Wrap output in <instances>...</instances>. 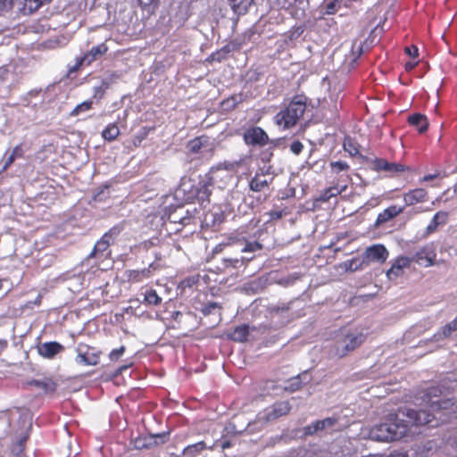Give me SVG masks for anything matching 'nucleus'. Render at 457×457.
Returning a JSON list of instances; mask_svg holds the SVG:
<instances>
[{
  "label": "nucleus",
  "mask_w": 457,
  "mask_h": 457,
  "mask_svg": "<svg viewBox=\"0 0 457 457\" xmlns=\"http://www.w3.org/2000/svg\"><path fill=\"white\" fill-rule=\"evenodd\" d=\"M447 383L431 386L420 393V398L429 409L414 410L399 408L395 412H390L383 420L370 430L371 439L380 442L398 441L411 433L412 428L430 424L435 416L432 412L451 409L454 405L453 392Z\"/></svg>",
  "instance_id": "1"
},
{
  "label": "nucleus",
  "mask_w": 457,
  "mask_h": 457,
  "mask_svg": "<svg viewBox=\"0 0 457 457\" xmlns=\"http://www.w3.org/2000/svg\"><path fill=\"white\" fill-rule=\"evenodd\" d=\"M306 101L307 98L304 96H294L290 103L275 115V123L284 129L295 126L306 110Z\"/></svg>",
  "instance_id": "2"
},
{
  "label": "nucleus",
  "mask_w": 457,
  "mask_h": 457,
  "mask_svg": "<svg viewBox=\"0 0 457 457\" xmlns=\"http://www.w3.org/2000/svg\"><path fill=\"white\" fill-rule=\"evenodd\" d=\"M366 337L363 333L353 331L348 328H341L336 334L333 349L334 356L343 358L349 353L359 348L364 342Z\"/></svg>",
  "instance_id": "3"
},
{
  "label": "nucleus",
  "mask_w": 457,
  "mask_h": 457,
  "mask_svg": "<svg viewBox=\"0 0 457 457\" xmlns=\"http://www.w3.org/2000/svg\"><path fill=\"white\" fill-rule=\"evenodd\" d=\"M270 167L259 168L253 177L249 180L248 187L253 192H264L269 189L274 180V177L270 172Z\"/></svg>",
  "instance_id": "4"
},
{
  "label": "nucleus",
  "mask_w": 457,
  "mask_h": 457,
  "mask_svg": "<svg viewBox=\"0 0 457 457\" xmlns=\"http://www.w3.org/2000/svg\"><path fill=\"white\" fill-rule=\"evenodd\" d=\"M290 411L291 405L288 401L277 402L260 412L257 419L262 422H270L287 415Z\"/></svg>",
  "instance_id": "5"
},
{
  "label": "nucleus",
  "mask_w": 457,
  "mask_h": 457,
  "mask_svg": "<svg viewBox=\"0 0 457 457\" xmlns=\"http://www.w3.org/2000/svg\"><path fill=\"white\" fill-rule=\"evenodd\" d=\"M218 182L216 176L211 175L209 170L203 176H199V181L195 187L193 196L197 198L199 201H209L212 195V187Z\"/></svg>",
  "instance_id": "6"
},
{
  "label": "nucleus",
  "mask_w": 457,
  "mask_h": 457,
  "mask_svg": "<svg viewBox=\"0 0 457 457\" xmlns=\"http://www.w3.org/2000/svg\"><path fill=\"white\" fill-rule=\"evenodd\" d=\"M244 142L247 145L264 146L269 143V136L261 127H250L243 134Z\"/></svg>",
  "instance_id": "7"
},
{
  "label": "nucleus",
  "mask_w": 457,
  "mask_h": 457,
  "mask_svg": "<svg viewBox=\"0 0 457 457\" xmlns=\"http://www.w3.org/2000/svg\"><path fill=\"white\" fill-rule=\"evenodd\" d=\"M374 170L377 171H386L389 174H398L402 172H411V168L402 163L390 162L384 158H376L373 161Z\"/></svg>",
  "instance_id": "8"
},
{
  "label": "nucleus",
  "mask_w": 457,
  "mask_h": 457,
  "mask_svg": "<svg viewBox=\"0 0 457 457\" xmlns=\"http://www.w3.org/2000/svg\"><path fill=\"white\" fill-rule=\"evenodd\" d=\"M436 257V253L434 247L430 245H427L416 252L410 259H412V262L420 266L429 267L435 264Z\"/></svg>",
  "instance_id": "9"
},
{
  "label": "nucleus",
  "mask_w": 457,
  "mask_h": 457,
  "mask_svg": "<svg viewBox=\"0 0 457 457\" xmlns=\"http://www.w3.org/2000/svg\"><path fill=\"white\" fill-rule=\"evenodd\" d=\"M338 423L337 417H328L318 420L303 428L304 436H312L318 432L333 428Z\"/></svg>",
  "instance_id": "10"
},
{
  "label": "nucleus",
  "mask_w": 457,
  "mask_h": 457,
  "mask_svg": "<svg viewBox=\"0 0 457 457\" xmlns=\"http://www.w3.org/2000/svg\"><path fill=\"white\" fill-rule=\"evenodd\" d=\"M21 419L23 421L25 428L24 433L18 439V441L12 445L11 453L13 455L19 456L24 453V444L27 441L29 436V433L31 428L32 419L29 412H25L21 415Z\"/></svg>",
  "instance_id": "11"
},
{
  "label": "nucleus",
  "mask_w": 457,
  "mask_h": 457,
  "mask_svg": "<svg viewBox=\"0 0 457 457\" xmlns=\"http://www.w3.org/2000/svg\"><path fill=\"white\" fill-rule=\"evenodd\" d=\"M405 206L424 204L428 200V192L422 187H417L405 192L403 195Z\"/></svg>",
  "instance_id": "12"
},
{
  "label": "nucleus",
  "mask_w": 457,
  "mask_h": 457,
  "mask_svg": "<svg viewBox=\"0 0 457 457\" xmlns=\"http://www.w3.org/2000/svg\"><path fill=\"white\" fill-rule=\"evenodd\" d=\"M412 263V259L409 256H398L392 263L391 268L386 271V277L389 280L395 279L403 274V270L409 268Z\"/></svg>",
  "instance_id": "13"
},
{
  "label": "nucleus",
  "mask_w": 457,
  "mask_h": 457,
  "mask_svg": "<svg viewBox=\"0 0 457 457\" xmlns=\"http://www.w3.org/2000/svg\"><path fill=\"white\" fill-rule=\"evenodd\" d=\"M156 270L154 263H151L147 268L142 270H129L125 271L126 278L130 283H139L149 278L154 274Z\"/></svg>",
  "instance_id": "14"
},
{
  "label": "nucleus",
  "mask_w": 457,
  "mask_h": 457,
  "mask_svg": "<svg viewBox=\"0 0 457 457\" xmlns=\"http://www.w3.org/2000/svg\"><path fill=\"white\" fill-rule=\"evenodd\" d=\"M389 253L383 245H374L368 247L365 251L364 257L369 262H377L383 263L386 261Z\"/></svg>",
  "instance_id": "15"
},
{
  "label": "nucleus",
  "mask_w": 457,
  "mask_h": 457,
  "mask_svg": "<svg viewBox=\"0 0 457 457\" xmlns=\"http://www.w3.org/2000/svg\"><path fill=\"white\" fill-rule=\"evenodd\" d=\"M241 165V161H224L212 166L209 170L211 171V175L213 174L218 179L219 173L226 171L228 174L232 175V173L237 172Z\"/></svg>",
  "instance_id": "16"
},
{
  "label": "nucleus",
  "mask_w": 457,
  "mask_h": 457,
  "mask_svg": "<svg viewBox=\"0 0 457 457\" xmlns=\"http://www.w3.org/2000/svg\"><path fill=\"white\" fill-rule=\"evenodd\" d=\"M404 210V206H397V205H390L386 208L383 212H379L377 216V220L375 221V225L377 227L385 224L394 218L401 214Z\"/></svg>",
  "instance_id": "17"
},
{
  "label": "nucleus",
  "mask_w": 457,
  "mask_h": 457,
  "mask_svg": "<svg viewBox=\"0 0 457 457\" xmlns=\"http://www.w3.org/2000/svg\"><path fill=\"white\" fill-rule=\"evenodd\" d=\"M408 123L414 127L419 133H425L428 129V121L425 115L421 113H413L408 117Z\"/></svg>",
  "instance_id": "18"
},
{
  "label": "nucleus",
  "mask_w": 457,
  "mask_h": 457,
  "mask_svg": "<svg viewBox=\"0 0 457 457\" xmlns=\"http://www.w3.org/2000/svg\"><path fill=\"white\" fill-rule=\"evenodd\" d=\"M16 7L19 11L29 12L28 0H0V13Z\"/></svg>",
  "instance_id": "19"
},
{
  "label": "nucleus",
  "mask_w": 457,
  "mask_h": 457,
  "mask_svg": "<svg viewBox=\"0 0 457 457\" xmlns=\"http://www.w3.org/2000/svg\"><path fill=\"white\" fill-rule=\"evenodd\" d=\"M448 220V212H437L434 217L431 219L430 222L426 228V234L430 235L434 233L438 226H442L446 224Z\"/></svg>",
  "instance_id": "20"
},
{
  "label": "nucleus",
  "mask_w": 457,
  "mask_h": 457,
  "mask_svg": "<svg viewBox=\"0 0 457 457\" xmlns=\"http://www.w3.org/2000/svg\"><path fill=\"white\" fill-rule=\"evenodd\" d=\"M228 2L235 14L244 15L253 4L254 0H228Z\"/></svg>",
  "instance_id": "21"
},
{
  "label": "nucleus",
  "mask_w": 457,
  "mask_h": 457,
  "mask_svg": "<svg viewBox=\"0 0 457 457\" xmlns=\"http://www.w3.org/2000/svg\"><path fill=\"white\" fill-rule=\"evenodd\" d=\"M209 142V137L206 135H201L189 140L187 144L188 152L192 154H196L201 152V149L205 146Z\"/></svg>",
  "instance_id": "22"
},
{
  "label": "nucleus",
  "mask_w": 457,
  "mask_h": 457,
  "mask_svg": "<svg viewBox=\"0 0 457 457\" xmlns=\"http://www.w3.org/2000/svg\"><path fill=\"white\" fill-rule=\"evenodd\" d=\"M62 350V346L56 342H49L42 344L38 346V353L40 355L52 358Z\"/></svg>",
  "instance_id": "23"
},
{
  "label": "nucleus",
  "mask_w": 457,
  "mask_h": 457,
  "mask_svg": "<svg viewBox=\"0 0 457 457\" xmlns=\"http://www.w3.org/2000/svg\"><path fill=\"white\" fill-rule=\"evenodd\" d=\"M29 386H34L37 388L42 389L45 393H54L56 389V383L51 378L32 379L27 382Z\"/></svg>",
  "instance_id": "24"
},
{
  "label": "nucleus",
  "mask_w": 457,
  "mask_h": 457,
  "mask_svg": "<svg viewBox=\"0 0 457 457\" xmlns=\"http://www.w3.org/2000/svg\"><path fill=\"white\" fill-rule=\"evenodd\" d=\"M249 336V326L246 324H243L240 326H237L233 331L228 335V338L235 341L243 343L247 340Z\"/></svg>",
  "instance_id": "25"
},
{
  "label": "nucleus",
  "mask_w": 457,
  "mask_h": 457,
  "mask_svg": "<svg viewBox=\"0 0 457 457\" xmlns=\"http://www.w3.org/2000/svg\"><path fill=\"white\" fill-rule=\"evenodd\" d=\"M346 187H347L345 185L341 187H339L337 185L329 187L320 193L318 200L322 203H326L329 201L332 197H335L340 195L341 193L345 192Z\"/></svg>",
  "instance_id": "26"
},
{
  "label": "nucleus",
  "mask_w": 457,
  "mask_h": 457,
  "mask_svg": "<svg viewBox=\"0 0 457 457\" xmlns=\"http://www.w3.org/2000/svg\"><path fill=\"white\" fill-rule=\"evenodd\" d=\"M167 438V435L162 434H150L147 436H145V443L146 449H152L155 446H158L160 445H162L165 443Z\"/></svg>",
  "instance_id": "27"
},
{
  "label": "nucleus",
  "mask_w": 457,
  "mask_h": 457,
  "mask_svg": "<svg viewBox=\"0 0 457 457\" xmlns=\"http://www.w3.org/2000/svg\"><path fill=\"white\" fill-rule=\"evenodd\" d=\"M107 49L108 48L104 44L94 46L87 54L82 57V62H85L86 64H90L94 60L96 59L97 56L106 53Z\"/></svg>",
  "instance_id": "28"
},
{
  "label": "nucleus",
  "mask_w": 457,
  "mask_h": 457,
  "mask_svg": "<svg viewBox=\"0 0 457 457\" xmlns=\"http://www.w3.org/2000/svg\"><path fill=\"white\" fill-rule=\"evenodd\" d=\"M454 333H457V316L454 320L442 327L441 329L435 335V337L442 339L449 337Z\"/></svg>",
  "instance_id": "29"
},
{
  "label": "nucleus",
  "mask_w": 457,
  "mask_h": 457,
  "mask_svg": "<svg viewBox=\"0 0 457 457\" xmlns=\"http://www.w3.org/2000/svg\"><path fill=\"white\" fill-rule=\"evenodd\" d=\"M207 448V445L204 441H200L195 444L187 445L183 450V454L186 457H195L196 455L202 454L203 451Z\"/></svg>",
  "instance_id": "30"
},
{
  "label": "nucleus",
  "mask_w": 457,
  "mask_h": 457,
  "mask_svg": "<svg viewBox=\"0 0 457 457\" xmlns=\"http://www.w3.org/2000/svg\"><path fill=\"white\" fill-rule=\"evenodd\" d=\"M137 3L142 12H146L148 15L155 13L160 5V0H137Z\"/></svg>",
  "instance_id": "31"
},
{
  "label": "nucleus",
  "mask_w": 457,
  "mask_h": 457,
  "mask_svg": "<svg viewBox=\"0 0 457 457\" xmlns=\"http://www.w3.org/2000/svg\"><path fill=\"white\" fill-rule=\"evenodd\" d=\"M221 309H222V306L220 304H219L218 303L209 302L203 306V308L201 309V312L204 316H208L211 314H217L219 320H220Z\"/></svg>",
  "instance_id": "32"
},
{
  "label": "nucleus",
  "mask_w": 457,
  "mask_h": 457,
  "mask_svg": "<svg viewBox=\"0 0 457 457\" xmlns=\"http://www.w3.org/2000/svg\"><path fill=\"white\" fill-rule=\"evenodd\" d=\"M110 238H112V236L105 234L103 238L96 244L93 252L90 253V257L97 256L98 254L105 252L110 245Z\"/></svg>",
  "instance_id": "33"
},
{
  "label": "nucleus",
  "mask_w": 457,
  "mask_h": 457,
  "mask_svg": "<svg viewBox=\"0 0 457 457\" xmlns=\"http://www.w3.org/2000/svg\"><path fill=\"white\" fill-rule=\"evenodd\" d=\"M144 303L148 305H159L162 303V298L158 295L156 290L149 289L145 292Z\"/></svg>",
  "instance_id": "34"
},
{
  "label": "nucleus",
  "mask_w": 457,
  "mask_h": 457,
  "mask_svg": "<svg viewBox=\"0 0 457 457\" xmlns=\"http://www.w3.org/2000/svg\"><path fill=\"white\" fill-rule=\"evenodd\" d=\"M22 155H23V151L21 149V145H16L13 148L11 155L7 158L2 170L3 171L6 170L13 163L16 157H21Z\"/></svg>",
  "instance_id": "35"
},
{
  "label": "nucleus",
  "mask_w": 457,
  "mask_h": 457,
  "mask_svg": "<svg viewBox=\"0 0 457 457\" xmlns=\"http://www.w3.org/2000/svg\"><path fill=\"white\" fill-rule=\"evenodd\" d=\"M329 165L331 171L337 174L341 171H347L350 169V165L345 161L331 162Z\"/></svg>",
  "instance_id": "36"
},
{
  "label": "nucleus",
  "mask_w": 457,
  "mask_h": 457,
  "mask_svg": "<svg viewBox=\"0 0 457 457\" xmlns=\"http://www.w3.org/2000/svg\"><path fill=\"white\" fill-rule=\"evenodd\" d=\"M77 361L79 363H84L87 365H95L97 362L96 357L93 354L81 353H79L77 356Z\"/></svg>",
  "instance_id": "37"
},
{
  "label": "nucleus",
  "mask_w": 457,
  "mask_h": 457,
  "mask_svg": "<svg viewBox=\"0 0 457 457\" xmlns=\"http://www.w3.org/2000/svg\"><path fill=\"white\" fill-rule=\"evenodd\" d=\"M160 243V238L157 237H154L148 240H145L138 244L137 247L139 250L147 251L150 248L158 245Z\"/></svg>",
  "instance_id": "38"
},
{
  "label": "nucleus",
  "mask_w": 457,
  "mask_h": 457,
  "mask_svg": "<svg viewBox=\"0 0 457 457\" xmlns=\"http://www.w3.org/2000/svg\"><path fill=\"white\" fill-rule=\"evenodd\" d=\"M237 104V99L236 96H232L228 97L227 99L221 102V107L225 111H232L236 108Z\"/></svg>",
  "instance_id": "39"
},
{
  "label": "nucleus",
  "mask_w": 457,
  "mask_h": 457,
  "mask_svg": "<svg viewBox=\"0 0 457 457\" xmlns=\"http://www.w3.org/2000/svg\"><path fill=\"white\" fill-rule=\"evenodd\" d=\"M262 245L258 241L246 242L242 249L243 253H253L262 249Z\"/></svg>",
  "instance_id": "40"
},
{
  "label": "nucleus",
  "mask_w": 457,
  "mask_h": 457,
  "mask_svg": "<svg viewBox=\"0 0 457 457\" xmlns=\"http://www.w3.org/2000/svg\"><path fill=\"white\" fill-rule=\"evenodd\" d=\"M341 2H342V0H332L331 2L327 4L326 8H325L326 13L329 14V15L335 14L340 8Z\"/></svg>",
  "instance_id": "41"
},
{
  "label": "nucleus",
  "mask_w": 457,
  "mask_h": 457,
  "mask_svg": "<svg viewBox=\"0 0 457 457\" xmlns=\"http://www.w3.org/2000/svg\"><path fill=\"white\" fill-rule=\"evenodd\" d=\"M92 103L91 102H83L79 104L71 113V115L76 116L81 112H85L90 109Z\"/></svg>",
  "instance_id": "42"
},
{
  "label": "nucleus",
  "mask_w": 457,
  "mask_h": 457,
  "mask_svg": "<svg viewBox=\"0 0 457 457\" xmlns=\"http://www.w3.org/2000/svg\"><path fill=\"white\" fill-rule=\"evenodd\" d=\"M303 149V143H302L301 141H299V140H295V141H294V142L290 145V151H291L293 154H296V155L300 154L302 153Z\"/></svg>",
  "instance_id": "43"
},
{
  "label": "nucleus",
  "mask_w": 457,
  "mask_h": 457,
  "mask_svg": "<svg viewBox=\"0 0 457 457\" xmlns=\"http://www.w3.org/2000/svg\"><path fill=\"white\" fill-rule=\"evenodd\" d=\"M132 444H133V447L136 448V449H146L145 447V436H137V438H135L133 441H132Z\"/></svg>",
  "instance_id": "44"
},
{
  "label": "nucleus",
  "mask_w": 457,
  "mask_h": 457,
  "mask_svg": "<svg viewBox=\"0 0 457 457\" xmlns=\"http://www.w3.org/2000/svg\"><path fill=\"white\" fill-rule=\"evenodd\" d=\"M404 52L405 54H407L409 56L411 57H418L419 55V49L416 46L412 45V46H406L404 48Z\"/></svg>",
  "instance_id": "45"
},
{
  "label": "nucleus",
  "mask_w": 457,
  "mask_h": 457,
  "mask_svg": "<svg viewBox=\"0 0 457 457\" xmlns=\"http://www.w3.org/2000/svg\"><path fill=\"white\" fill-rule=\"evenodd\" d=\"M439 177H440V172H436L434 174H428V175H425L424 177H422L420 179V183L428 182V181L434 180Z\"/></svg>",
  "instance_id": "46"
},
{
  "label": "nucleus",
  "mask_w": 457,
  "mask_h": 457,
  "mask_svg": "<svg viewBox=\"0 0 457 457\" xmlns=\"http://www.w3.org/2000/svg\"><path fill=\"white\" fill-rule=\"evenodd\" d=\"M197 280L195 278H187L181 281L182 287H191L195 284Z\"/></svg>",
  "instance_id": "47"
},
{
  "label": "nucleus",
  "mask_w": 457,
  "mask_h": 457,
  "mask_svg": "<svg viewBox=\"0 0 457 457\" xmlns=\"http://www.w3.org/2000/svg\"><path fill=\"white\" fill-rule=\"evenodd\" d=\"M103 137H104V139H107V140H112L114 138V136H112V128L111 127H107L103 131Z\"/></svg>",
  "instance_id": "48"
},
{
  "label": "nucleus",
  "mask_w": 457,
  "mask_h": 457,
  "mask_svg": "<svg viewBox=\"0 0 457 457\" xmlns=\"http://www.w3.org/2000/svg\"><path fill=\"white\" fill-rule=\"evenodd\" d=\"M269 214L272 220H278L283 217L284 212L283 211H270Z\"/></svg>",
  "instance_id": "49"
},
{
  "label": "nucleus",
  "mask_w": 457,
  "mask_h": 457,
  "mask_svg": "<svg viewBox=\"0 0 457 457\" xmlns=\"http://www.w3.org/2000/svg\"><path fill=\"white\" fill-rule=\"evenodd\" d=\"M290 388V391H295L298 390L301 387V383L298 378H295V381L290 384L288 386Z\"/></svg>",
  "instance_id": "50"
},
{
  "label": "nucleus",
  "mask_w": 457,
  "mask_h": 457,
  "mask_svg": "<svg viewBox=\"0 0 457 457\" xmlns=\"http://www.w3.org/2000/svg\"><path fill=\"white\" fill-rule=\"evenodd\" d=\"M131 365H132V362H129V364H125V365H119V366H116V376H117L119 373H121L123 370H127L128 368H129Z\"/></svg>",
  "instance_id": "51"
},
{
  "label": "nucleus",
  "mask_w": 457,
  "mask_h": 457,
  "mask_svg": "<svg viewBox=\"0 0 457 457\" xmlns=\"http://www.w3.org/2000/svg\"><path fill=\"white\" fill-rule=\"evenodd\" d=\"M84 63H86V62H82V58H81V59H79V60L77 62V63H76L73 67H71V68L70 69V72H75V71H77L79 70V68L82 64H84Z\"/></svg>",
  "instance_id": "52"
},
{
  "label": "nucleus",
  "mask_w": 457,
  "mask_h": 457,
  "mask_svg": "<svg viewBox=\"0 0 457 457\" xmlns=\"http://www.w3.org/2000/svg\"><path fill=\"white\" fill-rule=\"evenodd\" d=\"M79 454H81V452L79 450V446H75L74 448L71 447V451L69 453V455L78 456Z\"/></svg>",
  "instance_id": "53"
},
{
  "label": "nucleus",
  "mask_w": 457,
  "mask_h": 457,
  "mask_svg": "<svg viewBox=\"0 0 457 457\" xmlns=\"http://www.w3.org/2000/svg\"><path fill=\"white\" fill-rule=\"evenodd\" d=\"M226 262H228L230 266L236 268L239 262L237 259H227L225 260Z\"/></svg>",
  "instance_id": "54"
},
{
  "label": "nucleus",
  "mask_w": 457,
  "mask_h": 457,
  "mask_svg": "<svg viewBox=\"0 0 457 457\" xmlns=\"http://www.w3.org/2000/svg\"><path fill=\"white\" fill-rule=\"evenodd\" d=\"M350 148L347 149V151L350 153L351 155H355L359 153L358 149L352 145L351 144L349 145Z\"/></svg>",
  "instance_id": "55"
},
{
  "label": "nucleus",
  "mask_w": 457,
  "mask_h": 457,
  "mask_svg": "<svg viewBox=\"0 0 457 457\" xmlns=\"http://www.w3.org/2000/svg\"><path fill=\"white\" fill-rule=\"evenodd\" d=\"M231 178L232 175L230 174L222 175L221 173H219L218 181L222 179L230 180Z\"/></svg>",
  "instance_id": "56"
},
{
  "label": "nucleus",
  "mask_w": 457,
  "mask_h": 457,
  "mask_svg": "<svg viewBox=\"0 0 457 457\" xmlns=\"http://www.w3.org/2000/svg\"><path fill=\"white\" fill-rule=\"evenodd\" d=\"M417 65V62H408L405 63V70L411 71Z\"/></svg>",
  "instance_id": "57"
},
{
  "label": "nucleus",
  "mask_w": 457,
  "mask_h": 457,
  "mask_svg": "<svg viewBox=\"0 0 457 457\" xmlns=\"http://www.w3.org/2000/svg\"><path fill=\"white\" fill-rule=\"evenodd\" d=\"M450 444L452 447L457 452V437L450 439Z\"/></svg>",
  "instance_id": "58"
},
{
  "label": "nucleus",
  "mask_w": 457,
  "mask_h": 457,
  "mask_svg": "<svg viewBox=\"0 0 457 457\" xmlns=\"http://www.w3.org/2000/svg\"><path fill=\"white\" fill-rule=\"evenodd\" d=\"M7 346V342L5 340H0V353L5 349Z\"/></svg>",
  "instance_id": "59"
},
{
  "label": "nucleus",
  "mask_w": 457,
  "mask_h": 457,
  "mask_svg": "<svg viewBox=\"0 0 457 457\" xmlns=\"http://www.w3.org/2000/svg\"><path fill=\"white\" fill-rule=\"evenodd\" d=\"M124 347L121 346L119 349H116V359H118L123 353Z\"/></svg>",
  "instance_id": "60"
},
{
  "label": "nucleus",
  "mask_w": 457,
  "mask_h": 457,
  "mask_svg": "<svg viewBox=\"0 0 457 457\" xmlns=\"http://www.w3.org/2000/svg\"><path fill=\"white\" fill-rule=\"evenodd\" d=\"M230 445H231V444H230V442H228V441H224V442H222V443H221V445H220V446H221V448H222V449L228 448V447H230Z\"/></svg>",
  "instance_id": "61"
},
{
  "label": "nucleus",
  "mask_w": 457,
  "mask_h": 457,
  "mask_svg": "<svg viewBox=\"0 0 457 457\" xmlns=\"http://www.w3.org/2000/svg\"><path fill=\"white\" fill-rule=\"evenodd\" d=\"M41 298H42V296L40 295H37V297L35 300L34 303L37 304V305H39L41 303Z\"/></svg>",
  "instance_id": "62"
},
{
  "label": "nucleus",
  "mask_w": 457,
  "mask_h": 457,
  "mask_svg": "<svg viewBox=\"0 0 457 457\" xmlns=\"http://www.w3.org/2000/svg\"><path fill=\"white\" fill-rule=\"evenodd\" d=\"M367 457H383V454H372V453H370Z\"/></svg>",
  "instance_id": "63"
},
{
  "label": "nucleus",
  "mask_w": 457,
  "mask_h": 457,
  "mask_svg": "<svg viewBox=\"0 0 457 457\" xmlns=\"http://www.w3.org/2000/svg\"><path fill=\"white\" fill-rule=\"evenodd\" d=\"M454 253L457 254V243L453 246Z\"/></svg>",
  "instance_id": "64"
}]
</instances>
